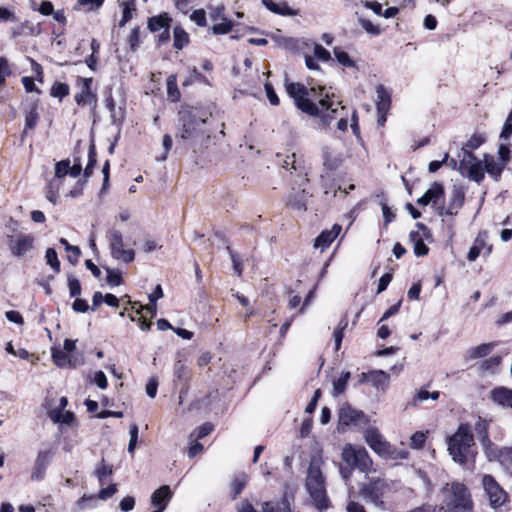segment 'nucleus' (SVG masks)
Listing matches in <instances>:
<instances>
[{"instance_id": "f257e3e1", "label": "nucleus", "mask_w": 512, "mask_h": 512, "mask_svg": "<svg viewBox=\"0 0 512 512\" xmlns=\"http://www.w3.org/2000/svg\"><path fill=\"white\" fill-rule=\"evenodd\" d=\"M285 87L288 95L294 99L298 109L311 116L320 117L322 123L326 126L341 116V112L344 110V107L340 106V101L329 99L327 94L325 98H319L323 92L322 87L307 89L301 83H289L287 81Z\"/></svg>"}, {"instance_id": "f03ea898", "label": "nucleus", "mask_w": 512, "mask_h": 512, "mask_svg": "<svg viewBox=\"0 0 512 512\" xmlns=\"http://www.w3.org/2000/svg\"><path fill=\"white\" fill-rule=\"evenodd\" d=\"M176 137L187 142L195 150L208 147L211 139V131L207 118L199 116L194 111H181L180 127L178 128Z\"/></svg>"}, {"instance_id": "7ed1b4c3", "label": "nucleus", "mask_w": 512, "mask_h": 512, "mask_svg": "<svg viewBox=\"0 0 512 512\" xmlns=\"http://www.w3.org/2000/svg\"><path fill=\"white\" fill-rule=\"evenodd\" d=\"M442 501L451 512H472L473 500L466 485L454 481L446 483L441 490Z\"/></svg>"}, {"instance_id": "20e7f679", "label": "nucleus", "mask_w": 512, "mask_h": 512, "mask_svg": "<svg viewBox=\"0 0 512 512\" xmlns=\"http://www.w3.org/2000/svg\"><path fill=\"white\" fill-rule=\"evenodd\" d=\"M321 460L313 458L310 461L306 478V488L314 501L315 506L322 510L328 507L325 481L321 471Z\"/></svg>"}, {"instance_id": "39448f33", "label": "nucleus", "mask_w": 512, "mask_h": 512, "mask_svg": "<svg viewBox=\"0 0 512 512\" xmlns=\"http://www.w3.org/2000/svg\"><path fill=\"white\" fill-rule=\"evenodd\" d=\"M473 435L467 424H461L457 431L448 438V451L452 459L463 465L472 455Z\"/></svg>"}, {"instance_id": "423d86ee", "label": "nucleus", "mask_w": 512, "mask_h": 512, "mask_svg": "<svg viewBox=\"0 0 512 512\" xmlns=\"http://www.w3.org/2000/svg\"><path fill=\"white\" fill-rule=\"evenodd\" d=\"M342 460L351 468L367 472L372 460L364 447L346 444L342 450Z\"/></svg>"}, {"instance_id": "0eeeda50", "label": "nucleus", "mask_w": 512, "mask_h": 512, "mask_svg": "<svg viewBox=\"0 0 512 512\" xmlns=\"http://www.w3.org/2000/svg\"><path fill=\"white\" fill-rule=\"evenodd\" d=\"M457 169L463 177L477 183L484 179L482 162L470 151H465V156L460 159Z\"/></svg>"}, {"instance_id": "6e6552de", "label": "nucleus", "mask_w": 512, "mask_h": 512, "mask_svg": "<svg viewBox=\"0 0 512 512\" xmlns=\"http://www.w3.org/2000/svg\"><path fill=\"white\" fill-rule=\"evenodd\" d=\"M111 256L121 262L131 263L135 258L132 249H125L122 233L116 229H111L107 233Z\"/></svg>"}, {"instance_id": "1a4fd4ad", "label": "nucleus", "mask_w": 512, "mask_h": 512, "mask_svg": "<svg viewBox=\"0 0 512 512\" xmlns=\"http://www.w3.org/2000/svg\"><path fill=\"white\" fill-rule=\"evenodd\" d=\"M482 485L491 507L497 508L506 502L507 493L502 489L493 476L488 474L484 475L482 478Z\"/></svg>"}, {"instance_id": "9d476101", "label": "nucleus", "mask_w": 512, "mask_h": 512, "mask_svg": "<svg viewBox=\"0 0 512 512\" xmlns=\"http://www.w3.org/2000/svg\"><path fill=\"white\" fill-rule=\"evenodd\" d=\"M366 421V415L350 405H343L338 412V424L341 429L360 426Z\"/></svg>"}, {"instance_id": "9b49d317", "label": "nucleus", "mask_w": 512, "mask_h": 512, "mask_svg": "<svg viewBox=\"0 0 512 512\" xmlns=\"http://www.w3.org/2000/svg\"><path fill=\"white\" fill-rule=\"evenodd\" d=\"M35 237L31 234H19L9 238V250L15 257H23L34 249Z\"/></svg>"}, {"instance_id": "f8f14e48", "label": "nucleus", "mask_w": 512, "mask_h": 512, "mask_svg": "<svg viewBox=\"0 0 512 512\" xmlns=\"http://www.w3.org/2000/svg\"><path fill=\"white\" fill-rule=\"evenodd\" d=\"M53 452L51 450H41L37 453L34 467L31 472L33 481H40L45 477L46 470L52 460Z\"/></svg>"}, {"instance_id": "ddd939ff", "label": "nucleus", "mask_w": 512, "mask_h": 512, "mask_svg": "<svg viewBox=\"0 0 512 512\" xmlns=\"http://www.w3.org/2000/svg\"><path fill=\"white\" fill-rule=\"evenodd\" d=\"M384 482L380 479L370 481L368 484L363 485L360 489V493L364 500L378 504L381 502L383 495Z\"/></svg>"}, {"instance_id": "4468645a", "label": "nucleus", "mask_w": 512, "mask_h": 512, "mask_svg": "<svg viewBox=\"0 0 512 512\" xmlns=\"http://www.w3.org/2000/svg\"><path fill=\"white\" fill-rule=\"evenodd\" d=\"M308 197L304 188H292L287 197V206L293 210L306 211Z\"/></svg>"}, {"instance_id": "2eb2a0df", "label": "nucleus", "mask_w": 512, "mask_h": 512, "mask_svg": "<svg viewBox=\"0 0 512 512\" xmlns=\"http://www.w3.org/2000/svg\"><path fill=\"white\" fill-rule=\"evenodd\" d=\"M364 439L369 447L378 455L384 451L387 441L376 428H369L364 433Z\"/></svg>"}, {"instance_id": "dca6fc26", "label": "nucleus", "mask_w": 512, "mask_h": 512, "mask_svg": "<svg viewBox=\"0 0 512 512\" xmlns=\"http://www.w3.org/2000/svg\"><path fill=\"white\" fill-rule=\"evenodd\" d=\"M342 227L334 224L329 231H323L315 240L314 247L324 251L340 234Z\"/></svg>"}, {"instance_id": "f3484780", "label": "nucleus", "mask_w": 512, "mask_h": 512, "mask_svg": "<svg viewBox=\"0 0 512 512\" xmlns=\"http://www.w3.org/2000/svg\"><path fill=\"white\" fill-rule=\"evenodd\" d=\"M444 195V187L438 182H434L431 187L417 200L419 205L426 206L429 203H436Z\"/></svg>"}, {"instance_id": "a211bd4d", "label": "nucleus", "mask_w": 512, "mask_h": 512, "mask_svg": "<svg viewBox=\"0 0 512 512\" xmlns=\"http://www.w3.org/2000/svg\"><path fill=\"white\" fill-rule=\"evenodd\" d=\"M483 164L484 171H486L495 181H498L505 168V163L498 162L493 156L485 154Z\"/></svg>"}, {"instance_id": "6ab92c4d", "label": "nucleus", "mask_w": 512, "mask_h": 512, "mask_svg": "<svg viewBox=\"0 0 512 512\" xmlns=\"http://www.w3.org/2000/svg\"><path fill=\"white\" fill-rule=\"evenodd\" d=\"M171 498L172 492L170 487L163 485L152 493L151 503L153 506L157 507V509H160L162 506L164 510Z\"/></svg>"}, {"instance_id": "aec40b11", "label": "nucleus", "mask_w": 512, "mask_h": 512, "mask_svg": "<svg viewBox=\"0 0 512 512\" xmlns=\"http://www.w3.org/2000/svg\"><path fill=\"white\" fill-rule=\"evenodd\" d=\"M493 402L503 407L512 408V390L506 387H498L491 391Z\"/></svg>"}, {"instance_id": "412c9836", "label": "nucleus", "mask_w": 512, "mask_h": 512, "mask_svg": "<svg viewBox=\"0 0 512 512\" xmlns=\"http://www.w3.org/2000/svg\"><path fill=\"white\" fill-rule=\"evenodd\" d=\"M390 375L382 370L371 371L367 375V381L377 389L385 390L389 385Z\"/></svg>"}, {"instance_id": "4be33fe9", "label": "nucleus", "mask_w": 512, "mask_h": 512, "mask_svg": "<svg viewBox=\"0 0 512 512\" xmlns=\"http://www.w3.org/2000/svg\"><path fill=\"white\" fill-rule=\"evenodd\" d=\"M91 79H85L84 87L80 93L75 96V101L81 106H95L96 96L90 90Z\"/></svg>"}, {"instance_id": "5701e85b", "label": "nucleus", "mask_w": 512, "mask_h": 512, "mask_svg": "<svg viewBox=\"0 0 512 512\" xmlns=\"http://www.w3.org/2000/svg\"><path fill=\"white\" fill-rule=\"evenodd\" d=\"M262 4L271 12L282 16H294L296 12L293 11L285 1L276 3L273 0H262Z\"/></svg>"}, {"instance_id": "b1692460", "label": "nucleus", "mask_w": 512, "mask_h": 512, "mask_svg": "<svg viewBox=\"0 0 512 512\" xmlns=\"http://www.w3.org/2000/svg\"><path fill=\"white\" fill-rule=\"evenodd\" d=\"M376 93L378 113H386L390 106V94L383 85L377 86Z\"/></svg>"}, {"instance_id": "393cba45", "label": "nucleus", "mask_w": 512, "mask_h": 512, "mask_svg": "<svg viewBox=\"0 0 512 512\" xmlns=\"http://www.w3.org/2000/svg\"><path fill=\"white\" fill-rule=\"evenodd\" d=\"M408 451L405 449H397L389 442L385 446L384 451L379 454L381 457L391 460H402L408 457Z\"/></svg>"}, {"instance_id": "a878e982", "label": "nucleus", "mask_w": 512, "mask_h": 512, "mask_svg": "<svg viewBox=\"0 0 512 512\" xmlns=\"http://www.w3.org/2000/svg\"><path fill=\"white\" fill-rule=\"evenodd\" d=\"M465 200V191L460 186H454L450 194L449 206L454 208L457 212L463 206Z\"/></svg>"}, {"instance_id": "bb28decb", "label": "nucleus", "mask_w": 512, "mask_h": 512, "mask_svg": "<svg viewBox=\"0 0 512 512\" xmlns=\"http://www.w3.org/2000/svg\"><path fill=\"white\" fill-rule=\"evenodd\" d=\"M171 19L165 14L160 16H154L149 19L148 27L152 32L161 31L165 28H169Z\"/></svg>"}, {"instance_id": "cd10ccee", "label": "nucleus", "mask_w": 512, "mask_h": 512, "mask_svg": "<svg viewBox=\"0 0 512 512\" xmlns=\"http://www.w3.org/2000/svg\"><path fill=\"white\" fill-rule=\"evenodd\" d=\"M248 481V476L245 473H241L233 479L231 483V492L233 499H236L243 491Z\"/></svg>"}, {"instance_id": "c85d7f7f", "label": "nucleus", "mask_w": 512, "mask_h": 512, "mask_svg": "<svg viewBox=\"0 0 512 512\" xmlns=\"http://www.w3.org/2000/svg\"><path fill=\"white\" fill-rule=\"evenodd\" d=\"M350 377H351V373L349 371H346V372H343L338 379L333 381L332 395L334 397H337L340 394L344 393Z\"/></svg>"}, {"instance_id": "c756f323", "label": "nucleus", "mask_w": 512, "mask_h": 512, "mask_svg": "<svg viewBox=\"0 0 512 512\" xmlns=\"http://www.w3.org/2000/svg\"><path fill=\"white\" fill-rule=\"evenodd\" d=\"M481 445L483 446L485 455L489 461L500 460L503 449H499L491 440H488V442H482Z\"/></svg>"}, {"instance_id": "7c9ffc66", "label": "nucleus", "mask_w": 512, "mask_h": 512, "mask_svg": "<svg viewBox=\"0 0 512 512\" xmlns=\"http://www.w3.org/2000/svg\"><path fill=\"white\" fill-rule=\"evenodd\" d=\"M174 47L178 50L183 49L189 42V36L182 27H175L174 32Z\"/></svg>"}, {"instance_id": "2f4dec72", "label": "nucleus", "mask_w": 512, "mask_h": 512, "mask_svg": "<svg viewBox=\"0 0 512 512\" xmlns=\"http://www.w3.org/2000/svg\"><path fill=\"white\" fill-rule=\"evenodd\" d=\"M174 375L181 383H187L190 378V370L182 360L176 361L174 365Z\"/></svg>"}, {"instance_id": "473e14b6", "label": "nucleus", "mask_w": 512, "mask_h": 512, "mask_svg": "<svg viewBox=\"0 0 512 512\" xmlns=\"http://www.w3.org/2000/svg\"><path fill=\"white\" fill-rule=\"evenodd\" d=\"M493 343H483L477 347L469 350V357L471 359H477L487 356L493 349Z\"/></svg>"}, {"instance_id": "72a5a7b5", "label": "nucleus", "mask_w": 512, "mask_h": 512, "mask_svg": "<svg viewBox=\"0 0 512 512\" xmlns=\"http://www.w3.org/2000/svg\"><path fill=\"white\" fill-rule=\"evenodd\" d=\"M49 415L54 422H60L68 425H70L74 420V414L69 411L63 412L61 410H52Z\"/></svg>"}, {"instance_id": "f704fd0d", "label": "nucleus", "mask_w": 512, "mask_h": 512, "mask_svg": "<svg viewBox=\"0 0 512 512\" xmlns=\"http://www.w3.org/2000/svg\"><path fill=\"white\" fill-rule=\"evenodd\" d=\"M39 119V114L37 111V106L34 104L31 106L30 110L26 113L25 116V129L23 134L25 135L28 130L33 129Z\"/></svg>"}, {"instance_id": "c9c22d12", "label": "nucleus", "mask_w": 512, "mask_h": 512, "mask_svg": "<svg viewBox=\"0 0 512 512\" xmlns=\"http://www.w3.org/2000/svg\"><path fill=\"white\" fill-rule=\"evenodd\" d=\"M263 512H290L289 505L286 500L281 502H265L262 506Z\"/></svg>"}, {"instance_id": "e433bc0d", "label": "nucleus", "mask_w": 512, "mask_h": 512, "mask_svg": "<svg viewBox=\"0 0 512 512\" xmlns=\"http://www.w3.org/2000/svg\"><path fill=\"white\" fill-rule=\"evenodd\" d=\"M167 93L171 101L176 102L180 98V92L177 87L176 75H170L167 78Z\"/></svg>"}, {"instance_id": "4c0bfd02", "label": "nucleus", "mask_w": 512, "mask_h": 512, "mask_svg": "<svg viewBox=\"0 0 512 512\" xmlns=\"http://www.w3.org/2000/svg\"><path fill=\"white\" fill-rule=\"evenodd\" d=\"M52 359H53V362L58 367L62 368V367L71 366V360L68 356V353H66L65 351H62L59 349L52 350Z\"/></svg>"}, {"instance_id": "58836bf2", "label": "nucleus", "mask_w": 512, "mask_h": 512, "mask_svg": "<svg viewBox=\"0 0 512 512\" xmlns=\"http://www.w3.org/2000/svg\"><path fill=\"white\" fill-rule=\"evenodd\" d=\"M334 55H335V58L337 59V61L345 66V67H349V68H354L356 67V63L355 61H353L349 55L343 51L340 47H335L334 48Z\"/></svg>"}, {"instance_id": "ea45409f", "label": "nucleus", "mask_w": 512, "mask_h": 512, "mask_svg": "<svg viewBox=\"0 0 512 512\" xmlns=\"http://www.w3.org/2000/svg\"><path fill=\"white\" fill-rule=\"evenodd\" d=\"M488 426V421L482 419H480L475 425L476 434L480 443L488 442V440H490L488 435Z\"/></svg>"}, {"instance_id": "a19ab883", "label": "nucleus", "mask_w": 512, "mask_h": 512, "mask_svg": "<svg viewBox=\"0 0 512 512\" xmlns=\"http://www.w3.org/2000/svg\"><path fill=\"white\" fill-rule=\"evenodd\" d=\"M485 141V138L481 135L474 134L472 137L465 143V145L462 147V153L463 156H465V151L472 152L473 150H476L478 147H480Z\"/></svg>"}, {"instance_id": "79ce46f5", "label": "nucleus", "mask_w": 512, "mask_h": 512, "mask_svg": "<svg viewBox=\"0 0 512 512\" xmlns=\"http://www.w3.org/2000/svg\"><path fill=\"white\" fill-rule=\"evenodd\" d=\"M12 74L11 67L5 57H0V90L4 87L6 79Z\"/></svg>"}, {"instance_id": "37998d69", "label": "nucleus", "mask_w": 512, "mask_h": 512, "mask_svg": "<svg viewBox=\"0 0 512 512\" xmlns=\"http://www.w3.org/2000/svg\"><path fill=\"white\" fill-rule=\"evenodd\" d=\"M46 262L54 270L55 273L60 272V261L58 260L57 252L54 248H48L46 250Z\"/></svg>"}, {"instance_id": "c03bdc74", "label": "nucleus", "mask_w": 512, "mask_h": 512, "mask_svg": "<svg viewBox=\"0 0 512 512\" xmlns=\"http://www.w3.org/2000/svg\"><path fill=\"white\" fill-rule=\"evenodd\" d=\"M96 476L101 485L105 483V479L107 476L112 474V467L105 464L104 460H101L99 465L96 468Z\"/></svg>"}, {"instance_id": "a18cd8bd", "label": "nucleus", "mask_w": 512, "mask_h": 512, "mask_svg": "<svg viewBox=\"0 0 512 512\" xmlns=\"http://www.w3.org/2000/svg\"><path fill=\"white\" fill-rule=\"evenodd\" d=\"M501 363V357L500 356H493L489 359L485 360L481 364V369L486 372L494 373L495 370L499 367Z\"/></svg>"}, {"instance_id": "49530a36", "label": "nucleus", "mask_w": 512, "mask_h": 512, "mask_svg": "<svg viewBox=\"0 0 512 512\" xmlns=\"http://www.w3.org/2000/svg\"><path fill=\"white\" fill-rule=\"evenodd\" d=\"M502 466L512 474V447L504 448L500 458Z\"/></svg>"}, {"instance_id": "de8ad7c7", "label": "nucleus", "mask_w": 512, "mask_h": 512, "mask_svg": "<svg viewBox=\"0 0 512 512\" xmlns=\"http://www.w3.org/2000/svg\"><path fill=\"white\" fill-rule=\"evenodd\" d=\"M360 26L371 35H379L381 33V29L378 25L373 24L370 20L365 18H359Z\"/></svg>"}, {"instance_id": "09e8293b", "label": "nucleus", "mask_w": 512, "mask_h": 512, "mask_svg": "<svg viewBox=\"0 0 512 512\" xmlns=\"http://www.w3.org/2000/svg\"><path fill=\"white\" fill-rule=\"evenodd\" d=\"M347 325V321L343 319L339 322L338 328H336L333 332L336 350H339L340 348L343 339V330L347 327Z\"/></svg>"}, {"instance_id": "8fccbe9b", "label": "nucleus", "mask_w": 512, "mask_h": 512, "mask_svg": "<svg viewBox=\"0 0 512 512\" xmlns=\"http://www.w3.org/2000/svg\"><path fill=\"white\" fill-rule=\"evenodd\" d=\"M232 22L226 18L222 19V22L215 24L212 27L214 34H227L232 29Z\"/></svg>"}, {"instance_id": "3c124183", "label": "nucleus", "mask_w": 512, "mask_h": 512, "mask_svg": "<svg viewBox=\"0 0 512 512\" xmlns=\"http://www.w3.org/2000/svg\"><path fill=\"white\" fill-rule=\"evenodd\" d=\"M68 288L71 297H77L81 294V285L73 275L68 276Z\"/></svg>"}, {"instance_id": "603ef678", "label": "nucleus", "mask_w": 512, "mask_h": 512, "mask_svg": "<svg viewBox=\"0 0 512 512\" xmlns=\"http://www.w3.org/2000/svg\"><path fill=\"white\" fill-rule=\"evenodd\" d=\"M416 226L420 231H411L409 234V239L413 244L418 240L423 239V236H426L429 233L427 227L424 224L417 223Z\"/></svg>"}, {"instance_id": "864d4df0", "label": "nucleus", "mask_w": 512, "mask_h": 512, "mask_svg": "<svg viewBox=\"0 0 512 512\" xmlns=\"http://www.w3.org/2000/svg\"><path fill=\"white\" fill-rule=\"evenodd\" d=\"M69 94V86L65 83H56L51 89L53 97L63 98Z\"/></svg>"}, {"instance_id": "5fc2aeb1", "label": "nucleus", "mask_w": 512, "mask_h": 512, "mask_svg": "<svg viewBox=\"0 0 512 512\" xmlns=\"http://www.w3.org/2000/svg\"><path fill=\"white\" fill-rule=\"evenodd\" d=\"M227 250L230 254V258H231V262H232V265H233V270L234 272L238 275V276H241L242 275V270H243V265H242V261H241V258L238 254L234 253L229 247H227Z\"/></svg>"}, {"instance_id": "6e6d98bb", "label": "nucleus", "mask_w": 512, "mask_h": 512, "mask_svg": "<svg viewBox=\"0 0 512 512\" xmlns=\"http://www.w3.org/2000/svg\"><path fill=\"white\" fill-rule=\"evenodd\" d=\"M104 0H77L75 8L86 7L87 11L98 9L102 6Z\"/></svg>"}, {"instance_id": "4d7b16f0", "label": "nucleus", "mask_w": 512, "mask_h": 512, "mask_svg": "<svg viewBox=\"0 0 512 512\" xmlns=\"http://www.w3.org/2000/svg\"><path fill=\"white\" fill-rule=\"evenodd\" d=\"M88 157H89L88 164L84 170L85 178L89 177L92 174V170L96 164V153H95V149H94L93 145L90 146V148H89Z\"/></svg>"}, {"instance_id": "13d9d810", "label": "nucleus", "mask_w": 512, "mask_h": 512, "mask_svg": "<svg viewBox=\"0 0 512 512\" xmlns=\"http://www.w3.org/2000/svg\"><path fill=\"white\" fill-rule=\"evenodd\" d=\"M426 441V434L423 432H416L411 436L410 446L414 449H421Z\"/></svg>"}, {"instance_id": "bf43d9fd", "label": "nucleus", "mask_w": 512, "mask_h": 512, "mask_svg": "<svg viewBox=\"0 0 512 512\" xmlns=\"http://www.w3.org/2000/svg\"><path fill=\"white\" fill-rule=\"evenodd\" d=\"M130 440L128 444V451L133 453L138 440V426L136 424H132L129 428Z\"/></svg>"}, {"instance_id": "052dcab7", "label": "nucleus", "mask_w": 512, "mask_h": 512, "mask_svg": "<svg viewBox=\"0 0 512 512\" xmlns=\"http://www.w3.org/2000/svg\"><path fill=\"white\" fill-rule=\"evenodd\" d=\"M314 56L318 60L327 62L331 59L330 52L326 50L323 46L316 44L314 46Z\"/></svg>"}, {"instance_id": "680f3d73", "label": "nucleus", "mask_w": 512, "mask_h": 512, "mask_svg": "<svg viewBox=\"0 0 512 512\" xmlns=\"http://www.w3.org/2000/svg\"><path fill=\"white\" fill-rule=\"evenodd\" d=\"M190 19L200 27L206 26V13L203 9L195 10Z\"/></svg>"}, {"instance_id": "e2e57ef3", "label": "nucleus", "mask_w": 512, "mask_h": 512, "mask_svg": "<svg viewBox=\"0 0 512 512\" xmlns=\"http://www.w3.org/2000/svg\"><path fill=\"white\" fill-rule=\"evenodd\" d=\"M107 282L111 285V286H118L121 284L122 282V279H121V274L119 271H114L110 268H107Z\"/></svg>"}, {"instance_id": "0e129e2a", "label": "nucleus", "mask_w": 512, "mask_h": 512, "mask_svg": "<svg viewBox=\"0 0 512 512\" xmlns=\"http://www.w3.org/2000/svg\"><path fill=\"white\" fill-rule=\"evenodd\" d=\"M68 253L67 259L68 261L75 265L78 262V259L81 255V250L78 246L72 245L71 247H68V250L66 251Z\"/></svg>"}, {"instance_id": "69168bd1", "label": "nucleus", "mask_w": 512, "mask_h": 512, "mask_svg": "<svg viewBox=\"0 0 512 512\" xmlns=\"http://www.w3.org/2000/svg\"><path fill=\"white\" fill-rule=\"evenodd\" d=\"M123 5V15L121 21L119 22V26H124L132 18L133 8H131V6L133 5V1L125 2Z\"/></svg>"}, {"instance_id": "338daca9", "label": "nucleus", "mask_w": 512, "mask_h": 512, "mask_svg": "<svg viewBox=\"0 0 512 512\" xmlns=\"http://www.w3.org/2000/svg\"><path fill=\"white\" fill-rule=\"evenodd\" d=\"M68 165H69L68 160H63V161L58 162L55 165V176L57 178H62L64 176H66L68 174Z\"/></svg>"}, {"instance_id": "774afa93", "label": "nucleus", "mask_w": 512, "mask_h": 512, "mask_svg": "<svg viewBox=\"0 0 512 512\" xmlns=\"http://www.w3.org/2000/svg\"><path fill=\"white\" fill-rule=\"evenodd\" d=\"M117 492L116 484H110L108 487L100 490L98 498L101 500H107Z\"/></svg>"}]
</instances>
